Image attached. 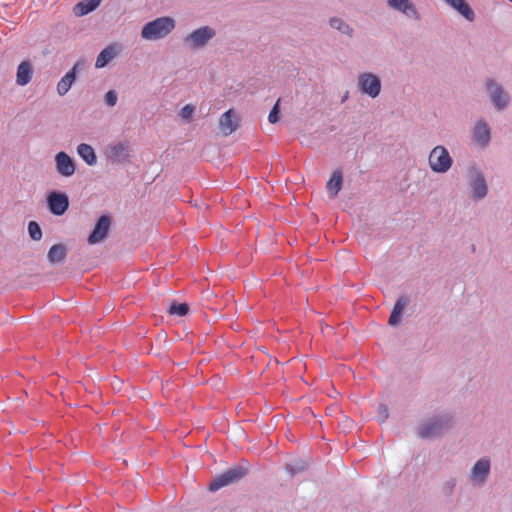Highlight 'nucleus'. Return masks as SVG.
Masks as SVG:
<instances>
[{
  "mask_svg": "<svg viewBox=\"0 0 512 512\" xmlns=\"http://www.w3.org/2000/svg\"><path fill=\"white\" fill-rule=\"evenodd\" d=\"M453 425L451 413H439L431 416L418 427V436L422 439H433L440 437Z\"/></svg>",
  "mask_w": 512,
  "mask_h": 512,
  "instance_id": "nucleus-1",
  "label": "nucleus"
},
{
  "mask_svg": "<svg viewBox=\"0 0 512 512\" xmlns=\"http://www.w3.org/2000/svg\"><path fill=\"white\" fill-rule=\"evenodd\" d=\"M176 22L172 17L162 16L147 22L141 30V37L146 40H158L166 37L175 28Z\"/></svg>",
  "mask_w": 512,
  "mask_h": 512,
  "instance_id": "nucleus-2",
  "label": "nucleus"
},
{
  "mask_svg": "<svg viewBox=\"0 0 512 512\" xmlns=\"http://www.w3.org/2000/svg\"><path fill=\"white\" fill-rule=\"evenodd\" d=\"M484 91L495 110L503 111L508 106L510 96L503 85L494 78H487L485 80Z\"/></svg>",
  "mask_w": 512,
  "mask_h": 512,
  "instance_id": "nucleus-3",
  "label": "nucleus"
},
{
  "mask_svg": "<svg viewBox=\"0 0 512 512\" xmlns=\"http://www.w3.org/2000/svg\"><path fill=\"white\" fill-rule=\"evenodd\" d=\"M248 468L242 465H234L227 471L215 476L209 484V491L215 492L219 489L234 484L248 474Z\"/></svg>",
  "mask_w": 512,
  "mask_h": 512,
  "instance_id": "nucleus-4",
  "label": "nucleus"
},
{
  "mask_svg": "<svg viewBox=\"0 0 512 512\" xmlns=\"http://www.w3.org/2000/svg\"><path fill=\"white\" fill-rule=\"evenodd\" d=\"M428 163L433 172L443 174L452 167L453 158L446 147L437 145L430 151Z\"/></svg>",
  "mask_w": 512,
  "mask_h": 512,
  "instance_id": "nucleus-5",
  "label": "nucleus"
},
{
  "mask_svg": "<svg viewBox=\"0 0 512 512\" xmlns=\"http://www.w3.org/2000/svg\"><path fill=\"white\" fill-rule=\"evenodd\" d=\"M469 175L471 198L475 201L484 199L488 193V185L483 171L477 165H472L469 168Z\"/></svg>",
  "mask_w": 512,
  "mask_h": 512,
  "instance_id": "nucleus-6",
  "label": "nucleus"
},
{
  "mask_svg": "<svg viewBox=\"0 0 512 512\" xmlns=\"http://www.w3.org/2000/svg\"><path fill=\"white\" fill-rule=\"evenodd\" d=\"M216 36L214 28L205 25L201 26L185 37V42L192 50L203 48L211 39Z\"/></svg>",
  "mask_w": 512,
  "mask_h": 512,
  "instance_id": "nucleus-7",
  "label": "nucleus"
},
{
  "mask_svg": "<svg viewBox=\"0 0 512 512\" xmlns=\"http://www.w3.org/2000/svg\"><path fill=\"white\" fill-rule=\"evenodd\" d=\"M130 143L126 140L110 144L106 148V159L111 164H122L129 161L131 157Z\"/></svg>",
  "mask_w": 512,
  "mask_h": 512,
  "instance_id": "nucleus-8",
  "label": "nucleus"
},
{
  "mask_svg": "<svg viewBox=\"0 0 512 512\" xmlns=\"http://www.w3.org/2000/svg\"><path fill=\"white\" fill-rule=\"evenodd\" d=\"M112 224V217L109 214L101 215L96 221L92 231L88 235L89 245H96L108 238Z\"/></svg>",
  "mask_w": 512,
  "mask_h": 512,
  "instance_id": "nucleus-9",
  "label": "nucleus"
},
{
  "mask_svg": "<svg viewBox=\"0 0 512 512\" xmlns=\"http://www.w3.org/2000/svg\"><path fill=\"white\" fill-rule=\"evenodd\" d=\"M47 208L54 216H62L69 208V197L65 192L52 190L47 194Z\"/></svg>",
  "mask_w": 512,
  "mask_h": 512,
  "instance_id": "nucleus-10",
  "label": "nucleus"
},
{
  "mask_svg": "<svg viewBox=\"0 0 512 512\" xmlns=\"http://www.w3.org/2000/svg\"><path fill=\"white\" fill-rule=\"evenodd\" d=\"M358 89L362 94L376 98L381 92V80L370 72L362 73L358 77Z\"/></svg>",
  "mask_w": 512,
  "mask_h": 512,
  "instance_id": "nucleus-11",
  "label": "nucleus"
},
{
  "mask_svg": "<svg viewBox=\"0 0 512 512\" xmlns=\"http://www.w3.org/2000/svg\"><path fill=\"white\" fill-rule=\"evenodd\" d=\"M85 66V60L79 59L77 60L72 68L65 73L64 76L61 77L59 82L57 83V93L60 96H64L68 93V91L71 89L72 85L77 80L79 72L84 68Z\"/></svg>",
  "mask_w": 512,
  "mask_h": 512,
  "instance_id": "nucleus-12",
  "label": "nucleus"
},
{
  "mask_svg": "<svg viewBox=\"0 0 512 512\" xmlns=\"http://www.w3.org/2000/svg\"><path fill=\"white\" fill-rule=\"evenodd\" d=\"M55 168L57 173L65 178L74 175L76 171V163L73 157L64 151L56 153L54 157Z\"/></svg>",
  "mask_w": 512,
  "mask_h": 512,
  "instance_id": "nucleus-13",
  "label": "nucleus"
},
{
  "mask_svg": "<svg viewBox=\"0 0 512 512\" xmlns=\"http://www.w3.org/2000/svg\"><path fill=\"white\" fill-rule=\"evenodd\" d=\"M472 139L482 148H485L489 145L491 140V129L485 119L478 120L474 125L472 131Z\"/></svg>",
  "mask_w": 512,
  "mask_h": 512,
  "instance_id": "nucleus-14",
  "label": "nucleus"
},
{
  "mask_svg": "<svg viewBox=\"0 0 512 512\" xmlns=\"http://www.w3.org/2000/svg\"><path fill=\"white\" fill-rule=\"evenodd\" d=\"M390 8L404 14L409 19L420 20L421 15L410 0H387Z\"/></svg>",
  "mask_w": 512,
  "mask_h": 512,
  "instance_id": "nucleus-15",
  "label": "nucleus"
},
{
  "mask_svg": "<svg viewBox=\"0 0 512 512\" xmlns=\"http://www.w3.org/2000/svg\"><path fill=\"white\" fill-rule=\"evenodd\" d=\"M491 461L487 457L480 458L471 469V478L477 484H482L490 473Z\"/></svg>",
  "mask_w": 512,
  "mask_h": 512,
  "instance_id": "nucleus-16",
  "label": "nucleus"
},
{
  "mask_svg": "<svg viewBox=\"0 0 512 512\" xmlns=\"http://www.w3.org/2000/svg\"><path fill=\"white\" fill-rule=\"evenodd\" d=\"M408 303H409V300H408L407 296H405V295H401L396 299L395 304L392 308L389 320H388V324L390 326L395 327L398 324H400L401 318H402V313H403L405 307L408 305Z\"/></svg>",
  "mask_w": 512,
  "mask_h": 512,
  "instance_id": "nucleus-17",
  "label": "nucleus"
},
{
  "mask_svg": "<svg viewBox=\"0 0 512 512\" xmlns=\"http://www.w3.org/2000/svg\"><path fill=\"white\" fill-rule=\"evenodd\" d=\"M33 67L29 60L22 61L16 72V83L19 86H26L32 79Z\"/></svg>",
  "mask_w": 512,
  "mask_h": 512,
  "instance_id": "nucleus-18",
  "label": "nucleus"
},
{
  "mask_svg": "<svg viewBox=\"0 0 512 512\" xmlns=\"http://www.w3.org/2000/svg\"><path fill=\"white\" fill-rule=\"evenodd\" d=\"M448 6L457 11L461 16H463L468 21H473L475 18V13L466 0H443Z\"/></svg>",
  "mask_w": 512,
  "mask_h": 512,
  "instance_id": "nucleus-19",
  "label": "nucleus"
},
{
  "mask_svg": "<svg viewBox=\"0 0 512 512\" xmlns=\"http://www.w3.org/2000/svg\"><path fill=\"white\" fill-rule=\"evenodd\" d=\"M78 156L88 165L94 166L97 163V155L94 148L87 143H80L77 148Z\"/></svg>",
  "mask_w": 512,
  "mask_h": 512,
  "instance_id": "nucleus-20",
  "label": "nucleus"
},
{
  "mask_svg": "<svg viewBox=\"0 0 512 512\" xmlns=\"http://www.w3.org/2000/svg\"><path fill=\"white\" fill-rule=\"evenodd\" d=\"M117 53L118 51L115 45H108L98 54L95 61V67L98 69L104 68L116 57Z\"/></svg>",
  "mask_w": 512,
  "mask_h": 512,
  "instance_id": "nucleus-21",
  "label": "nucleus"
},
{
  "mask_svg": "<svg viewBox=\"0 0 512 512\" xmlns=\"http://www.w3.org/2000/svg\"><path fill=\"white\" fill-rule=\"evenodd\" d=\"M66 256L67 248L61 243L52 245L47 253L48 261L52 264L63 262Z\"/></svg>",
  "mask_w": 512,
  "mask_h": 512,
  "instance_id": "nucleus-22",
  "label": "nucleus"
},
{
  "mask_svg": "<svg viewBox=\"0 0 512 512\" xmlns=\"http://www.w3.org/2000/svg\"><path fill=\"white\" fill-rule=\"evenodd\" d=\"M219 125L225 135H229L236 130L237 123L234 121L232 110H227L221 115Z\"/></svg>",
  "mask_w": 512,
  "mask_h": 512,
  "instance_id": "nucleus-23",
  "label": "nucleus"
},
{
  "mask_svg": "<svg viewBox=\"0 0 512 512\" xmlns=\"http://www.w3.org/2000/svg\"><path fill=\"white\" fill-rule=\"evenodd\" d=\"M342 181V172L340 170L334 171L326 184V188L332 197H336L340 192L342 188Z\"/></svg>",
  "mask_w": 512,
  "mask_h": 512,
  "instance_id": "nucleus-24",
  "label": "nucleus"
},
{
  "mask_svg": "<svg viewBox=\"0 0 512 512\" xmlns=\"http://www.w3.org/2000/svg\"><path fill=\"white\" fill-rule=\"evenodd\" d=\"M307 469V462L301 458L293 459L284 465V470L291 476L302 474Z\"/></svg>",
  "mask_w": 512,
  "mask_h": 512,
  "instance_id": "nucleus-25",
  "label": "nucleus"
},
{
  "mask_svg": "<svg viewBox=\"0 0 512 512\" xmlns=\"http://www.w3.org/2000/svg\"><path fill=\"white\" fill-rule=\"evenodd\" d=\"M101 0H84L77 3L74 7V13L77 16H84L93 12L100 4Z\"/></svg>",
  "mask_w": 512,
  "mask_h": 512,
  "instance_id": "nucleus-26",
  "label": "nucleus"
},
{
  "mask_svg": "<svg viewBox=\"0 0 512 512\" xmlns=\"http://www.w3.org/2000/svg\"><path fill=\"white\" fill-rule=\"evenodd\" d=\"M329 24L333 29L338 30L344 35L352 36L353 34V28L341 18L332 17L329 20Z\"/></svg>",
  "mask_w": 512,
  "mask_h": 512,
  "instance_id": "nucleus-27",
  "label": "nucleus"
},
{
  "mask_svg": "<svg viewBox=\"0 0 512 512\" xmlns=\"http://www.w3.org/2000/svg\"><path fill=\"white\" fill-rule=\"evenodd\" d=\"M189 305L187 303L174 302L170 305L168 313L179 317L186 316L189 312Z\"/></svg>",
  "mask_w": 512,
  "mask_h": 512,
  "instance_id": "nucleus-28",
  "label": "nucleus"
},
{
  "mask_svg": "<svg viewBox=\"0 0 512 512\" xmlns=\"http://www.w3.org/2000/svg\"><path fill=\"white\" fill-rule=\"evenodd\" d=\"M28 234L31 240L33 241H40L42 238V229L40 225L36 221H30L28 223Z\"/></svg>",
  "mask_w": 512,
  "mask_h": 512,
  "instance_id": "nucleus-29",
  "label": "nucleus"
},
{
  "mask_svg": "<svg viewBox=\"0 0 512 512\" xmlns=\"http://www.w3.org/2000/svg\"><path fill=\"white\" fill-rule=\"evenodd\" d=\"M377 421L382 424L389 418V408L386 404H379L376 414Z\"/></svg>",
  "mask_w": 512,
  "mask_h": 512,
  "instance_id": "nucleus-30",
  "label": "nucleus"
},
{
  "mask_svg": "<svg viewBox=\"0 0 512 512\" xmlns=\"http://www.w3.org/2000/svg\"><path fill=\"white\" fill-rule=\"evenodd\" d=\"M117 100H118V95L115 90L112 89V90H109L106 92L104 101L107 106H109V107L115 106L117 103Z\"/></svg>",
  "mask_w": 512,
  "mask_h": 512,
  "instance_id": "nucleus-31",
  "label": "nucleus"
},
{
  "mask_svg": "<svg viewBox=\"0 0 512 512\" xmlns=\"http://www.w3.org/2000/svg\"><path fill=\"white\" fill-rule=\"evenodd\" d=\"M279 114H280V110H279L278 101H277L269 112L268 121L271 124L277 123L279 121Z\"/></svg>",
  "mask_w": 512,
  "mask_h": 512,
  "instance_id": "nucleus-32",
  "label": "nucleus"
},
{
  "mask_svg": "<svg viewBox=\"0 0 512 512\" xmlns=\"http://www.w3.org/2000/svg\"><path fill=\"white\" fill-rule=\"evenodd\" d=\"M193 111L194 107L190 104H187L181 109L180 115L183 119H189L192 117Z\"/></svg>",
  "mask_w": 512,
  "mask_h": 512,
  "instance_id": "nucleus-33",
  "label": "nucleus"
},
{
  "mask_svg": "<svg viewBox=\"0 0 512 512\" xmlns=\"http://www.w3.org/2000/svg\"><path fill=\"white\" fill-rule=\"evenodd\" d=\"M455 485H456L455 479H450V480L446 481L444 484L445 493L450 494L453 491V489L455 488Z\"/></svg>",
  "mask_w": 512,
  "mask_h": 512,
  "instance_id": "nucleus-34",
  "label": "nucleus"
},
{
  "mask_svg": "<svg viewBox=\"0 0 512 512\" xmlns=\"http://www.w3.org/2000/svg\"><path fill=\"white\" fill-rule=\"evenodd\" d=\"M347 97H348V95H347V93H346V94L343 96V98H342V102H344V101L347 99Z\"/></svg>",
  "mask_w": 512,
  "mask_h": 512,
  "instance_id": "nucleus-35",
  "label": "nucleus"
},
{
  "mask_svg": "<svg viewBox=\"0 0 512 512\" xmlns=\"http://www.w3.org/2000/svg\"><path fill=\"white\" fill-rule=\"evenodd\" d=\"M510 2H512V0H509Z\"/></svg>",
  "mask_w": 512,
  "mask_h": 512,
  "instance_id": "nucleus-36",
  "label": "nucleus"
}]
</instances>
